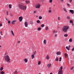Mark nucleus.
<instances>
[{
    "instance_id": "obj_53",
    "label": "nucleus",
    "mask_w": 74,
    "mask_h": 74,
    "mask_svg": "<svg viewBox=\"0 0 74 74\" xmlns=\"http://www.w3.org/2000/svg\"><path fill=\"white\" fill-rule=\"evenodd\" d=\"M18 43H20V41H18Z\"/></svg>"
},
{
    "instance_id": "obj_36",
    "label": "nucleus",
    "mask_w": 74,
    "mask_h": 74,
    "mask_svg": "<svg viewBox=\"0 0 74 74\" xmlns=\"http://www.w3.org/2000/svg\"><path fill=\"white\" fill-rule=\"evenodd\" d=\"M41 64V62L40 61H39L38 63V65H40Z\"/></svg>"
},
{
    "instance_id": "obj_9",
    "label": "nucleus",
    "mask_w": 74,
    "mask_h": 74,
    "mask_svg": "<svg viewBox=\"0 0 74 74\" xmlns=\"http://www.w3.org/2000/svg\"><path fill=\"white\" fill-rule=\"evenodd\" d=\"M28 24V23L27 22H25V27H27Z\"/></svg>"
},
{
    "instance_id": "obj_46",
    "label": "nucleus",
    "mask_w": 74,
    "mask_h": 74,
    "mask_svg": "<svg viewBox=\"0 0 74 74\" xmlns=\"http://www.w3.org/2000/svg\"><path fill=\"white\" fill-rule=\"evenodd\" d=\"M73 69V67H72V68H71V70H72Z\"/></svg>"
},
{
    "instance_id": "obj_21",
    "label": "nucleus",
    "mask_w": 74,
    "mask_h": 74,
    "mask_svg": "<svg viewBox=\"0 0 74 74\" xmlns=\"http://www.w3.org/2000/svg\"><path fill=\"white\" fill-rule=\"evenodd\" d=\"M63 9L64 10V11H65V12H67V11L66 9L65 8H63Z\"/></svg>"
},
{
    "instance_id": "obj_17",
    "label": "nucleus",
    "mask_w": 74,
    "mask_h": 74,
    "mask_svg": "<svg viewBox=\"0 0 74 74\" xmlns=\"http://www.w3.org/2000/svg\"><path fill=\"white\" fill-rule=\"evenodd\" d=\"M32 59H33L34 58V54H33L32 56Z\"/></svg>"
},
{
    "instance_id": "obj_56",
    "label": "nucleus",
    "mask_w": 74,
    "mask_h": 74,
    "mask_svg": "<svg viewBox=\"0 0 74 74\" xmlns=\"http://www.w3.org/2000/svg\"><path fill=\"white\" fill-rule=\"evenodd\" d=\"M57 36V35L56 34V35H55V37H56V36Z\"/></svg>"
},
{
    "instance_id": "obj_1",
    "label": "nucleus",
    "mask_w": 74,
    "mask_h": 74,
    "mask_svg": "<svg viewBox=\"0 0 74 74\" xmlns=\"http://www.w3.org/2000/svg\"><path fill=\"white\" fill-rule=\"evenodd\" d=\"M18 6L20 9L22 10H26V6L24 5L22 3H20Z\"/></svg>"
},
{
    "instance_id": "obj_38",
    "label": "nucleus",
    "mask_w": 74,
    "mask_h": 74,
    "mask_svg": "<svg viewBox=\"0 0 74 74\" xmlns=\"http://www.w3.org/2000/svg\"><path fill=\"white\" fill-rule=\"evenodd\" d=\"M52 2V0H50L49 1V2L50 3H51Z\"/></svg>"
},
{
    "instance_id": "obj_4",
    "label": "nucleus",
    "mask_w": 74,
    "mask_h": 74,
    "mask_svg": "<svg viewBox=\"0 0 74 74\" xmlns=\"http://www.w3.org/2000/svg\"><path fill=\"white\" fill-rule=\"evenodd\" d=\"M62 68H63V67L62 66H61L60 69H61L60 70L58 74H62Z\"/></svg>"
},
{
    "instance_id": "obj_18",
    "label": "nucleus",
    "mask_w": 74,
    "mask_h": 74,
    "mask_svg": "<svg viewBox=\"0 0 74 74\" xmlns=\"http://www.w3.org/2000/svg\"><path fill=\"white\" fill-rule=\"evenodd\" d=\"M18 73V72L17 70L16 71H14V74H17Z\"/></svg>"
},
{
    "instance_id": "obj_45",
    "label": "nucleus",
    "mask_w": 74,
    "mask_h": 74,
    "mask_svg": "<svg viewBox=\"0 0 74 74\" xmlns=\"http://www.w3.org/2000/svg\"><path fill=\"white\" fill-rule=\"evenodd\" d=\"M60 1H61L62 2H63L64 1V0H60Z\"/></svg>"
},
{
    "instance_id": "obj_59",
    "label": "nucleus",
    "mask_w": 74,
    "mask_h": 74,
    "mask_svg": "<svg viewBox=\"0 0 74 74\" xmlns=\"http://www.w3.org/2000/svg\"><path fill=\"white\" fill-rule=\"evenodd\" d=\"M55 32V31H53V33H54Z\"/></svg>"
},
{
    "instance_id": "obj_28",
    "label": "nucleus",
    "mask_w": 74,
    "mask_h": 74,
    "mask_svg": "<svg viewBox=\"0 0 74 74\" xmlns=\"http://www.w3.org/2000/svg\"><path fill=\"white\" fill-rule=\"evenodd\" d=\"M9 7L10 8H12V5L11 4H10L9 5Z\"/></svg>"
},
{
    "instance_id": "obj_19",
    "label": "nucleus",
    "mask_w": 74,
    "mask_h": 74,
    "mask_svg": "<svg viewBox=\"0 0 74 74\" xmlns=\"http://www.w3.org/2000/svg\"><path fill=\"white\" fill-rule=\"evenodd\" d=\"M58 57H56L55 58V61H58Z\"/></svg>"
},
{
    "instance_id": "obj_37",
    "label": "nucleus",
    "mask_w": 74,
    "mask_h": 74,
    "mask_svg": "<svg viewBox=\"0 0 74 74\" xmlns=\"http://www.w3.org/2000/svg\"><path fill=\"white\" fill-rule=\"evenodd\" d=\"M49 13H51V10H50L49 11Z\"/></svg>"
},
{
    "instance_id": "obj_2",
    "label": "nucleus",
    "mask_w": 74,
    "mask_h": 74,
    "mask_svg": "<svg viewBox=\"0 0 74 74\" xmlns=\"http://www.w3.org/2000/svg\"><path fill=\"white\" fill-rule=\"evenodd\" d=\"M4 59L5 61L7 62H10V59L8 55H6L4 56Z\"/></svg>"
},
{
    "instance_id": "obj_32",
    "label": "nucleus",
    "mask_w": 74,
    "mask_h": 74,
    "mask_svg": "<svg viewBox=\"0 0 74 74\" xmlns=\"http://www.w3.org/2000/svg\"><path fill=\"white\" fill-rule=\"evenodd\" d=\"M67 19H70V17L69 16H67Z\"/></svg>"
},
{
    "instance_id": "obj_61",
    "label": "nucleus",
    "mask_w": 74,
    "mask_h": 74,
    "mask_svg": "<svg viewBox=\"0 0 74 74\" xmlns=\"http://www.w3.org/2000/svg\"><path fill=\"white\" fill-rule=\"evenodd\" d=\"M60 62L61 61V60H59Z\"/></svg>"
},
{
    "instance_id": "obj_64",
    "label": "nucleus",
    "mask_w": 74,
    "mask_h": 74,
    "mask_svg": "<svg viewBox=\"0 0 74 74\" xmlns=\"http://www.w3.org/2000/svg\"><path fill=\"white\" fill-rule=\"evenodd\" d=\"M39 74H41V73H39Z\"/></svg>"
},
{
    "instance_id": "obj_47",
    "label": "nucleus",
    "mask_w": 74,
    "mask_h": 74,
    "mask_svg": "<svg viewBox=\"0 0 74 74\" xmlns=\"http://www.w3.org/2000/svg\"><path fill=\"white\" fill-rule=\"evenodd\" d=\"M10 23V21H8V23Z\"/></svg>"
},
{
    "instance_id": "obj_50",
    "label": "nucleus",
    "mask_w": 74,
    "mask_h": 74,
    "mask_svg": "<svg viewBox=\"0 0 74 74\" xmlns=\"http://www.w3.org/2000/svg\"><path fill=\"white\" fill-rule=\"evenodd\" d=\"M71 47V46L70 45H69V48H70Z\"/></svg>"
},
{
    "instance_id": "obj_40",
    "label": "nucleus",
    "mask_w": 74,
    "mask_h": 74,
    "mask_svg": "<svg viewBox=\"0 0 74 74\" xmlns=\"http://www.w3.org/2000/svg\"><path fill=\"white\" fill-rule=\"evenodd\" d=\"M3 33V32L2 31L1 32H0L1 35H2V36H3V34H2V33Z\"/></svg>"
},
{
    "instance_id": "obj_27",
    "label": "nucleus",
    "mask_w": 74,
    "mask_h": 74,
    "mask_svg": "<svg viewBox=\"0 0 74 74\" xmlns=\"http://www.w3.org/2000/svg\"><path fill=\"white\" fill-rule=\"evenodd\" d=\"M37 23H40V20H37Z\"/></svg>"
},
{
    "instance_id": "obj_34",
    "label": "nucleus",
    "mask_w": 74,
    "mask_h": 74,
    "mask_svg": "<svg viewBox=\"0 0 74 74\" xmlns=\"http://www.w3.org/2000/svg\"><path fill=\"white\" fill-rule=\"evenodd\" d=\"M67 6H68V7H70V4H69V3H67Z\"/></svg>"
},
{
    "instance_id": "obj_49",
    "label": "nucleus",
    "mask_w": 74,
    "mask_h": 74,
    "mask_svg": "<svg viewBox=\"0 0 74 74\" xmlns=\"http://www.w3.org/2000/svg\"><path fill=\"white\" fill-rule=\"evenodd\" d=\"M72 25L73 26V25H74L73 23H72Z\"/></svg>"
},
{
    "instance_id": "obj_31",
    "label": "nucleus",
    "mask_w": 74,
    "mask_h": 74,
    "mask_svg": "<svg viewBox=\"0 0 74 74\" xmlns=\"http://www.w3.org/2000/svg\"><path fill=\"white\" fill-rule=\"evenodd\" d=\"M1 74H4V72L3 71H2L1 72Z\"/></svg>"
},
{
    "instance_id": "obj_14",
    "label": "nucleus",
    "mask_w": 74,
    "mask_h": 74,
    "mask_svg": "<svg viewBox=\"0 0 74 74\" xmlns=\"http://www.w3.org/2000/svg\"><path fill=\"white\" fill-rule=\"evenodd\" d=\"M26 4H28L29 3V1H25Z\"/></svg>"
},
{
    "instance_id": "obj_15",
    "label": "nucleus",
    "mask_w": 74,
    "mask_h": 74,
    "mask_svg": "<svg viewBox=\"0 0 74 74\" xmlns=\"http://www.w3.org/2000/svg\"><path fill=\"white\" fill-rule=\"evenodd\" d=\"M11 32L12 34L13 35V36H14V32L12 30L11 31Z\"/></svg>"
},
{
    "instance_id": "obj_60",
    "label": "nucleus",
    "mask_w": 74,
    "mask_h": 74,
    "mask_svg": "<svg viewBox=\"0 0 74 74\" xmlns=\"http://www.w3.org/2000/svg\"><path fill=\"white\" fill-rule=\"evenodd\" d=\"M50 74H52V73H50Z\"/></svg>"
},
{
    "instance_id": "obj_52",
    "label": "nucleus",
    "mask_w": 74,
    "mask_h": 74,
    "mask_svg": "<svg viewBox=\"0 0 74 74\" xmlns=\"http://www.w3.org/2000/svg\"><path fill=\"white\" fill-rule=\"evenodd\" d=\"M7 15H8V11L7 12Z\"/></svg>"
},
{
    "instance_id": "obj_33",
    "label": "nucleus",
    "mask_w": 74,
    "mask_h": 74,
    "mask_svg": "<svg viewBox=\"0 0 74 74\" xmlns=\"http://www.w3.org/2000/svg\"><path fill=\"white\" fill-rule=\"evenodd\" d=\"M36 51H35V52H34V54H34V55L36 54Z\"/></svg>"
},
{
    "instance_id": "obj_58",
    "label": "nucleus",
    "mask_w": 74,
    "mask_h": 74,
    "mask_svg": "<svg viewBox=\"0 0 74 74\" xmlns=\"http://www.w3.org/2000/svg\"><path fill=\"white\" fill-rule=\"evenodd\" d=\"M11 16L12 17V16H13V15H12V14H11Z\"/></svg>"
},
{
    "instance_id": "obj_30",
    "label": "nucleus",
    "mask_w": 74,
    "mask_h": 74,
    "mask_svg": "<svg viewBox=\"0 0 74 74\" xmlns=\"http://www.w3.org/2000/svg\"><path fill=\"white\" fill-rule=\"evenodd\" d=\"M41 28H40V27H39V28H38V30H39V31H40V30H41Z\"/></svg>"
},
{
    "instance_id": "obj_29",
    "label": "nucleus",
    "mask_w": 74,
    "mask_h": 74,
    "mask_svg": "<svg viewBox=\"0 0 74 74\" xmlns=\"http://www.w3.org/2000/svg\"><path fill=\"white\" fill-rule=\"evenodd\" d=\"M72 39H70L69 40V42H72Z\"/></svg>"
},
{
    "instance_id": "obj_57",
    "label": "nucleus",
    "mask_w": 74,
    "mask_h": 74,
    "mask_svg": "<svg viewBox=\"0 0 74 74\" xmlns=\"http://www.w3.org/2000/svg\"><path fill=\"white\" fill-rule=\"evenodd\" d=\"M60 60L61 59H62V58L60 57Z\"/></svg>"
},
{
    "instance_id": "obj_62",
    "label": "nucleus",
    "mask_w": 74,
    "mask_h": 74,
    "mask_svg": "<svg viewBox=\"0 0 74 74\" xmlns=\"http://www.w3.org/2000/svg\"><path fill=\"white\" fill-rule=\"evenodd\" d=\"M1 45H0V48H1Z\"/></svg>"
},
{
    "instance_id": "obj_23",
    "label": "nucleus",
    "mask_w": 74,
    "mask_h": 74,
    "mask_svg": "<svg viewBox=\"0 0 74 74\" xmlns=\"http://www.w3.org/2000/svg\"><path fill=\"white\" fill-rule=\"evenodd\" d=\"M68 36V35L67 34H64V37H67Z\"/></svg>"
},
{
    "instance_id": "obj_3",
    "label": "nucleus",
    "mask_w": 74,
    "mask_h": 74,
    "mask_svg": "<svg viewBox=\"0 0 74 74\" xmlns=\"http://www.w3.org/2000/svg\"><path fill=\"white\" fill-rule=\"evenodd\" d=\"M69 28V27L66 26H65L63 28V31L65 32H67Z\"/></svg>"
},
{
    "instance_id": "obj_44",
    "label": "nucleus",
    "mask_w": 74,
    "mask_h": 74,
    "mask_svg": "<svg viewBox=\"0 0 74 74\" xmlns=\"http://www.w3.org/2000/svg\"><path fill=\"white\" fill-rule=\"evenodd\" d=\"M72 51H74V47L73 49H72Z\"/></svg>"
},
{
    "instance_id": "obj_55",
    "label": "nucleus",
    "mask_w": 74,
    "mask_h": 74,
    "mask_svg": "<svg viewBox=\"0 0 74 74\" xmlns=\"http://www.w3.org/2000/svg\"><path fill=\"white\" fill-rule=\"evenodd\" d=\"M1 36H0V40H1Z\"/></svg>"
},
{
    "instance_id": "obj_25",
    "label": "nucleus",
    "mask_w": 74,
    "mask_h": 74,
    "mask_svg": "<svg viewBox=\"0 0 74 74\" xmlns=\"http://www.w3.org/2000/svg\"><path fill=\"white\" fill-rule=\"evenodd\" d=\"M68 56V55L67 54H65V57L66 58Z\"/></svg>"
},
{
    "instance_id": "obj_8",
    "label": "nucleus",
    "mask_w": 74,
    "mask_h": 74,
    "mask_svg": "<svg viewBox=\"0 0 74 74\" xmlns=\"http://www.w3.org/2000/svg\"><path fill=\"white\" fill-rule=\"evenodd\" d=\"M16 22V20H14L12 22V23L13 25H14L15 24V22Z\"/></svg>"
},
{
    "instance_id": "obj_35",
    "label": "nucleus",
    "mask_w": 74,
    "mask_h": 74,
    "mask_svg": "<svg viewBox=\"0 0 74 74\" xmlns=\"http://www.w3.org/2000/svg\"><path fill=\"white\" fill-rule=\"evenodd\" d=\"M44 26H45V25L43 24H42L41 25V27H44Z\"/></svg>"
},
{
    "instance_id": "obj_12",
    "label": "nucleus",
    "mask_w": 74,
    "mask_h": 74,
    "mask_svg": "<svg viewBox=\"0 0 74 74\" xmlns=\"http://www.w3.org/2000/svg\"><path fill=\"white\" fill-rule=\"evenodd\" d=\"M43 43L45 45L46 44L47 41H46V40H44Z\"/></svg>"
},
{
    "instance_id": "obj_11",
    "label": "nucleus",
    "mask_w": 74,
    "mask_h": 74,
    "mask_svg": "<svg viewBox=\"0 0 74 74\" xmlns=\"http://www.w3.org/2000/svg\"><path fill=\"white\" fill-rule=\"evenodd\" d=\"M46 58L47 59H48V60L49 59L50 57H49V55H47V56Z\"/></svg>"
},
{
    "instance_id": "obj_26",
    "label": "nucleus",
    "mask_w": 74,
    "mask_h": 74,
    "mask_svg": "<svg viewBox=\"0 0 74 74\" xmlns=\"http://www.w3.org/2000/svg\"><path fill=\"white\" fill-rule=\"evenodd\" d=\"M73 21L72 20H71L70 21V23H73Z\"/></svg>"
},
{
    "instance_id": "obj_20",
    "label": "nucleus",
    "mask_w": 74,
    "mask_h": 74,
    "mask_svg": "<svg viewBox=\"0 0 74 74\" xmlns=\"http://www.w3.org/2000/svg\"><path fill=\"white\" fill-rule=\"evenodd\" d=\"M66 49H67V50H69L70 49H69V47H68V46H66Z\"/></svg>"
},
{
    "instance_id": "obj_6",
    "label": "nucleus",
    "mask_w": 74,
    "mask_h": 74,
    "mask_svg": "<svg viewBox=\"0 0 74 74\" xmlns=\"http://www.w3.org/2000/svg\"><path fill=\"white\" fill-rule=\"evenodd\" d=\"M18 18L20 22H21L23 19V17L20 16Z\"/></svg>"
},
{
    "instance_id": "obj_39",
    "label": "nucleus",
    "mask_w": 74,
    "mask_h": 74,
    "mask_svg": "<svg viewBox=\"0 0 74 74\" xmlns=\"http://www.w3.org/2000/svg\"><path fill=\"white\" fill-rule=\"evenodd\" d=\"M45 29H46L48 30L49 29V27H46Z\"/></svg>"
},
{
    "instance_id": "obj_48",
    "label": "nucleus",
    "mask_w": 74,
    "mask_h": 74,
    "mask_svg": "<svg viewBox=\"0 0 74 74\" xmlns=\"http://www.w3.org/2000/svg\"><path fill=\"white\" fill-rule=\"evenodd\" d=\"M2 26V24H1V23H0V27H1Z\"/></svg>"
},
{
    "instance_id": "obj_41",
    "label": "nucleus",
    "mask_w": 74,
    "mask_h": 74,
    "mask_svg": "<svg viewBox=\"0 0 74 74\" xmlns=\"http://www.w3.org/2000/svg\"><path fill=\"white\" fill-rule=\"evenodd\" d=\"M69 2L71 3L72 1V0H69Z\"/></svg>"
},
{
    "instance_id": "obj_5",
    "label": "nucleus",
    "mask_w": 74,
    "mask_h": 74,
    "mask_svg": "<svg viewBox=\"0 0 74 74\" xmlns=\"http://www.w3.org/2000/svg\"><path fill=\"white\" fill-rule=\"evenodd\" d=\"M40 6V5L39 4H37L36 6V8H39Z\"/></svg>"
},
{
    "instance_id": "obj_16",
    "label": "nucleus",
    "mask_w": 74,
    "mask_h": 74,
    "mask_svg": "<svg viewBox=\"0 0 74 74\" xmlns=\"http://www.w3.org/2000/svg\"><path fill=\"white\" fill-rule=\"evenodd\" d=\"M24 61L25 63H27V58L25 59L24 60Z\"/></svg>"
},
{
    "instance_id": "obj_43",
    "label": "nucleus",
    "mask_w": 74,
    "mask_h": 74,
    "mask_svg": "<svg viewBox=\"0 0 74 74\" xmlns=\"http://www.w3.org/2000/svg\"><path fill=\"white\" fill-rule=\"evenodd\" d=\"M30 23L31 24H33V23H32V21H31Z\"/></svg>"
},
{
    "instance_id": "obj_10",
    "label": "nucleus",
    "mask_w": 74,
    "mask_h": 74,
    "mask_svg": "<svg viewBox=\"0 0 74 74\" xmlns=\"http://www.w3.org/2000/svg\"><path fill=\"white\" fill-rule=\"evenodd\" d=\"M61 53V52H60V51H58V52H57V53H56V54L57 55H60Z\"/></svg>"
},
{
    "instance_id": "obj_13",
    "label": "nucleus",
    "mask_w": 74,
    "mask_h": 74,
    "mask_svg": "<svg viewBox=\"0 0 74 74\" xmlns=\"http://www.w3.org/2000/svg\"><path fill=\"white\" fill-rule=\"evenodd\" d=\"M51 64H48L47 65L48 67H49V68L50 67H51Z\"/></svg>"
},
{
    "instance_id": "obj_24",
    "label": "nucleus",
    "mask_w": 74,
    "mask_h": 74,
    "mask_svg": "<svg viewBox=\"0 0 74 74\" xmlns=\"http://www.w3.org/2000/svg\"><path fill=\"white\" fill-rule=\"evenodd\" d=\"M42 18V16H39V19H41Z\"/></svg>"
},
{
    "instance_id": "obj_42",
    "label": "nucleus",
    "mask_w": 74,
    "mask_h": 74,
    "mask_svg": "<svg viewBox=\"0 0 74 74\" xmlns=\"http://www.w3.org/2000/svg\"><path fill=\"white\" fill-rule=\"evenodd\" d=\"M58 19L59 20H60V17H58Z\"/></svg>"
},
{
    "instance_id": "obj_51",
    "label": "nucleus",
    "mask_w": 74,
    "mask_h": 74,
    "mask_svg": "<svg viewBox=\"0 0 74 74\" xmlns=\"http://www.w3.org/2000/svg\"><path fill=\"white\" fill-rule=\"evenodd\" d=\"M5 18V19H6V20L7 21H8V20L7 19V18Z\"/></svg>"
},
{
    "instance_id": "obj_63",
    "label": "nucleus",
    "mask_w": 74,
    "mask_h": 74,
    "mask_svg": "<svg viewBox=\"0 0 74 74\" xmlns=\"http://www.w3.org/2000/svg\"><path fill=\"white\" fill-rule=\"evenodd\" d=\"M49 9H50H50H51V8H49Z\"/></svg>"
},
{
    "instance_id": "obj_7",
    "label": "nucleus",
    "mask_w": 74,
    "mask_h": 74,
    "mask_svg": "<svg viewBox=\"0 0 74 74\" xmlns=\"http://www.w3.org/2000/svg\"><path fill=\"white\" fill-rule=\"evenodd\" d=\"M70 12L72 14H73L74 13V11L73 10H70Z\"/></svg>"
},
{
    "instance_id": "obj_54",
    "label": "nucleus",
    "mask_w": 74,
    "mask_h": 74,
    "mask_svg": "<svg viewBox=\"0 0 74 74\" xmlns=\"http://www.w3.org/2000/svg\"><path fill=\"white\" fill-rule=\"evenodd\" d=\"M34 14L36 12V11H34Z\"/></svg>"
},
{
    "instance_id": "obj_22",
    "label": "nucleus",
    "mask_w": 74,
    "mask_h": 74,
    "mask_svg": "<svg viewBox=\"0 0 74 74\" xmlns=\"http://www.w3.org/2000/svg\"><path fill=\"white\" fill-rule=\"evenodd\" d=\"M0 70L1 71H3V67H1L0 69Z\"/></svg>"
}]
</instances>
